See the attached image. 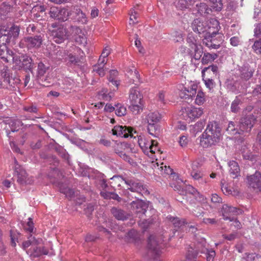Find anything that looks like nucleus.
Returning <instances> with one entry per match:
<instances>
[{"mask_svg":"<svg viewBox=\"0 0 261 261\" xmlns=\"http://www.w3.org/2000/svg\"><path fill=\"white\" fill-rule=\"evenodd\" d=\"M221 137V129L219 124L216 121L210 122L199 137V144L203 148H208L218 143Z\"/></svg>","mask_w":261,"mask_h":261,"instance_id":"nucleus-1","label":"nucleus"},{"mask_svg":"<svg viewBox=\"0 0 261 261\" xmlns=\"http://www.w3.org/2000/svg\"><path fill=\"white\" fill-rule=\"evenodd\" d=\"M129 100L130 103L129 108L132 113L135 115L140 113L144 107L143 95L136 88L130 89Z\"/></svg>","mask_w":261,"mask_h":261,"instance_id":"nucleus-2","label":"nucleus"},{"mask_svg":"<svg viewBox=\"0 0 261 261\" xmlns=\"http://www.w3.org/2000/svg\"><path fill=\"white\" fill-rule=\"evenodd\" d=\"M117 178L118 179L120 178L124 180L125 184L128 187V189H129L132 192L139 193H146L147 192V190L145 186H144L138 179H135V178L129 177L123 178L122 177L114 176L113 178Z\"/></svg>","mask_w":261,"mask_h":261,"instance_id":"nucleus-3","label":"nucleus"},{"mask_svg":"<svg viewBox=\"0 0 261 261\" xmlns=\"http://www.w3.org/2000/svg\"><path fill=\"white\" fill-rule=\"evenodd\" d=\"M68 38L73 39L77 44L84 45L86 43V38L82 29L75 25H70L67 28Z\"/></svg>","mask_w":261,"mask_h":261,"instance_id":"nucleus-4","label":"nucleus"},{"mask_svg":"<svg viewBox=\"0 0 261 261\" xmlns=\"http://www.w3.org/2000/svg\"><path fill=\"white\" fill-rule=\"evenodd\" d=\"M198 86L192 83L190 85H179L178 86L179 96L185 99H192L197 93Z\"/></svg>","mask_w":261,"mask_h":261,"instance_id":"nucleus-5","label":"nucleus"},{"mask_svg":"<svg viewBox=\"0 0 261 261\" xmlns=\"http://www.w3.org/2000/svg\"><path fill=\"white\" fill-rule=\"evenodd\" d=\"M42 37L41 35H36L24 37L21 39L20 44L28 49L38 48L42 45Z\"/></svg>","mask_w":261,"mask_h":261,"instance_id":"nucleus-6","label":"nucleus"},{"mask_svg":"<svg viewBox=\"0 0 261 261\" xmlns=\"http://www.w3.org/2000/svg\"><path fill=\"white\" fill-rule=\"evenodd\" d=\"M255 121L256 118L253 114L241 118L238 125L239 130L241 133L249 132L253 126Z\"/></svg>","mask_w":261,"mask_h":261,"instance_id":"nucleus-7","label":"nucleus"},{"mask_svg":"<svg viewBox=\"0 0 261 261\" xmlns=\"http://www.w3.org/2000/svg\"><path fill=\"white\" fill-rule=\"evenodd\" d=\"M67 53L68 63L70 65H77L81 62V60L84 56V53L79 47L74 46Z\"/></svg>","mask_w":261,"mask_h":261,"instance_id":"nucleus-8","label":"nucleus"},{"mask_svg":"<svg viewBox=\"0 0 261 261\" xmlns=\"http://www.w3.org/2000/svg\"><path fill=\"white\" fill-rule=\"evenodd\" d=\"M20 28L18 26L13 25L10 28L2 27L0 29V34L2 36L7 37L6 42H8L10 39L17 38L19 34Z\"/></svg>","mask_w":261,"mask_h":261,"instance_id":"nucleus-9","label":"nucleus"},{"mask_svg":"<svg viewBox=\"0 0 261 261\" xmlns=\"http://www.w3.org/2000/svg\"><path fill=\"white\" fill-rule=\"evenodd\" d=\"M49 15L51 18L65 21L68 19L69 13L66 9L52 7L50 9Z\"/></svg>","mask_w":261,"mask_h":261,"instance_id":"nucleus-10","label":"nucleus"},{"mask_svg":"<svg viewBox=\"0 0 261 261\" xmlns=\"http://www.w3.org/2000/svg\"><path fill=\"white\" fill-rule=\"evenodd\" d=\"M247 183L250 188L261 192V173L255 172L254 174L248 176Z\"/></svg>","mask_w":261,"mask_h":261,"instance_id":"nucleus-11","label":"nucleus"},{"mask_svg":"<svg viewBox=\"0 0 261 261\" xmlns=\"http://www.w3.org/2000/svg\"><path fill=\"white\" fill-rule=\"evenodd\" d=\"M51 33L54 41L57 43H61L68 38L67 28L64 25H61L53 30Z\"/></svg>","mask_w":261,"mask_h":261,"instance_id":"nucleus-12","label":"nucleus"},{"mask_svg":"<svg viewBox=\"0 0 261 261\" xmlns=\"http://www.w3.org/2000/svg\"><path fill=\"white\" fill-rule=\"evenodd\" d=\"M112 134L115 136L124 138H127L129 136L133 137V128L132 127L116 125L112 130Z\"/></svg>","mask_w":261,"mask_h":261,"instance_id":"nucleus-13","label":"nucleus"},{"mask_svg":"<svg viewBox=\"0 0 261 261\" xmlns=\"http://www.w3.org/2000/svg\"><path fill=\"white\" fill-rule=\"evenodd\" d=\"M238 210L235 207L224 204L222 207V213L223 219L232 221L235 216L238 214Z\"/></svg>","mask_w":261,"mask_h":261,"instance_id":"nucleus-14","label":"nucleus"},{"mask_svg":"<svg viewBox=\"0 0 261 261\" xmlns=\"http://www.w3.org/2000/svg\"><path fill=\"white\" fill-rule=\"evenodd\" d=\"M203 113V110L201 108H196L192 107L187 108L185 110V115L187 117V120L189 119V121H192L195 119L199 118Z\"/></svg>","mask_w":261,"mask_h":261,"instance_id":"nucleus-15","label":"nucleus"},{"mask_svg":"<svg viewBox=\"0 0 261 261\" xmlns=\"http://www.w3.org/2000/svg\"><path fill=\"white\" fill-rule=\"evenodd\" d=\"M191 27L194 32L202 34V37H204L207 35L206 23L201 21L199 19H195L191 24Z\"/></svg>","mask_w":261,"mask_h":261,"instance_id":"nucleus-16","label":"nucleus"},{"mask_svg":"<svg viewBox=\"0 0 261 261\" xmlns=\"http://www.w3.org/2000/svg\"><path fill=\"white\" fill-rule=\"evenodd\" d=\"M207 35H216L219 31V21L215 18H211L206 22Z\"/></svg>","mask_w":261,"mask_h":261,"instance_id":"nucleus-17","label":"nucleus"},{"mask_svg":"<svg viewBox=\"0 0 261 261\" xmlns=\"http://www.w3.org/2000/svg\"><path fill=\"white\" fill-rule=\"evenodd\" d=\"M201 73L202 77L215 79L219 73L218 67L216 65L212 64L204 68Z\"/></svg>","mask_w":261,"mask_h":261,"instance_id":"nucleus-18","label":"nucleus"},{"mask_svg":"<svg viewBox=\"0 0 261 261\" xmlns=\"http://www.w3.org/2000/svg\"><path fill=\"white\" fill-rule=\"evenodd\" d=\"M214 35H205L203 39V43L209 48L217 49L220 46L221 40L215 38Z\"/></svg>","mask_w":261,"mask_h":261,"instance_id":"nucleus-19","label":"nucleus"},{"mask_svg":"<svg viewBox=\"0 0 261 261\" xmlns=\"http://www.w3.org/2000/svg\"><path fill=\"white\" fill-rule=\"evenodd\" d=\"M17 175V182L20 185L31 184L32 180L28 177L26 171L21 167H15Z\"/></svg>","mask_w":261,"mask_h":261,"instance_id":"nucleus-20","label":"nucleus"},{"mask_svg":"<svg viewBox=\"0 0 261 261\" xmlns=\"http://www.w3.org/2000/svg\"><path fill=\"white\" fill-rule=\"evenodd\" d=\"M130 205L131 208L135 213L141 214H145L147 206L142 200L137 199L135 201H132Z\"/></svg>","mask_w":261,"mask_h":261,"instance_id":"nucleus-21","label":"nucleus"},{"mask_svg":"<svg viewBox=\"0 0 261 261\" xmlns=\"http://www.w3.org/2000/svg\"><path fill=\"white\" fill-rule=\"evenodd\" d=\"M47 68L45 65L42 62H40L38 65V74L37 76L39 78L40 82H42L41 85L44 87L49 86L50 82H48L47 79H44L43 76L46 73Z\"/></svg>","mask_w":261,"mask_h":261,"instance_id":"nucleus-22","label":"nucleus"},{"mask_svg":"<svg viewBox=\"0 0 261 261\" xmlns=\"http://www.w3.org/2000/svg\"><path fill=\"white\" fill-rule=\"evenodd\" d=\"M229 167V174L232 178H236L240 176V169L238 163L233 160L228 162Z\"/></svg>","mask_w":261,"mask_h":261,"instance_id":"nucleus-23","label":"nucleus"},{"mask_svg":"<svg viewBox=\"0 0 261 261\" xmlns=\"http://www.w3.org/2000/svg\"><path fill=\"white\" fill-rule=\"evenodd\" d=\"M74 19L75 21L81 24H86L88 18L86 14L79 8H75L73 11Z\"/></svg>","mask_w":261,"mask_h":261,"instance_id":"nucleus-24","label":"nucleus"},{"mask_svg":"<svg viewBox=\"0 0 261 261\" xmlns=\"http://www.w3.org/2000/svg\"><path fill=\"white\" fill-rule=\"evenodd\" d=\"M160 241L156 236H150L148 238V247L150 250L154 251L155 254H159L160 252Z\"/></svg>","mask_w":261,"mask_h":261,"instance_id":"nucleus-25","label":"nucleus"},{"mask_svg":"<svg viewBox=\"0 0 261 261\" xmlns=\"http://www.w3.org/2000/svg\"><path fill=\"white\" fill-rule=\"evenodd\" d=\"M137 142L144 153L146 154H148L149 147H150L151 145V142H150L148 140L146 139L143 136H138Z\"/></svg>","mask_w":261,"mask_h":261,"instance_id":"nucleus-26","label":"nucleus"},{"mask_svg":"<svg viewBox=\"0 0 261 261\" xmlns=\"http://www.w3.org/2000/svg\"><path fill=\"white\" fill-rule=\"evenodd\" d=\"M33 66L32 59L28 56H23L21 63L19 65L18 68H23L27 71H31Z\"/></svg>","mask_w":261,"mask_h":261,"instance_id":"nucleus-27","label":"nucleus"},{"mask_svg":"<svg viewBox=\"0 0 261 261\" xmlns=\"http://www.w3.org/2000/svg\"><path fill=\"white\" fill-rule=\"evenodd\" d=\"M106 63L103 60H98L97 63L93 67V71L95 72L99 76H103L106 73V68L105 66Z\"/></svg>","mask_w":261,"mask_h":261,"instance_id":"nucleus-28","label":"nucleus"},{"mask_svg":"<svg viewBox=\"0 0 261 261\" xmlns=\"http://www.w3.org/2000/svg\"><path fill=\"white\" fill-rule=\"evenodd\" d=\"M132 67V68H128L126 70L128 77L131 79L133 81V83L141 82L139 72L135 69L134 65H133Z\"/></svg>","mask_w":261,"mask_h":261,"instance_id":"nucleus-29","label":"nucleus"},{"mask_svg":"<svg viewBox=\"0 0 261 261\" xmlns=\"http://www.w3.org/2000/svg\"><path fill=\"white\" fill-rule=\"evenodd\" d=\"M141 9L139 6L137 5L133 8L129 12V21L130 23L135 24L138 23V18L141 13Z\"/></svg>","mask_w":261,"mask_h":261,"instance_id":"nucleus-30","label":"nucleus"},{"mask_svg":"<svg viewBox=\"0 0 261 261\" xmlns=\"http://www.w3.org/2000/svg\"><path fill=\"white\" fill-rule=\"evenodd\" d=\"M174 190H177L179 192L180 194L184 195L187 192L191 193L193 195H195L197 194L199 195V193L197 192V191L192 186L188 185L186 186L184 188H181V187L179 186H175L173 187Z\"/></svg>","mask_w":261,"mask_h":261,"instance_id":"nucleus-31","label":"nucleus"},{"mask_svg":"<svg viewBox=\"0 0 261 261\" xmlns=\"http://www.w3.org/2000/svg\"><path fill=\"white\" fill-rule=\"evenodd\" d=\"M241 71V76L245 80L250 79L253 76V74L254 72V69L248 65H244L242 67Z\"/></svg>","mask_w":261,"mask_h":261,"instance_id":"nucleus-32","label":"nucleus"},{"mask_svg":"<svg viewBox=\"0 0 261 261\" xmlns=\"http://www.w3.org/2000/svg\"><path fill=\"white\" fill-rule=\"evenodd\" d=\"M111 213L113 216L119 220H125L128 217V215L122 210L116 207L111 209Z\"/></svg>","mask_w":261,"mask_h":261,"instance_id":"nucleus-33","label":"nucleus"},{"mask_svg":"<svg viewBox=\"0 0 261 261\" xmlns=\"http://www.w3.org/2000/svg\"><path fill=\"white\" fill-rule=\"evenodd\" d=\"M167 219L173 224L176 230L184 226L186 224V220L184 219H179L177 217H174L171 216H168Z\"/></svg>","mask_w":261,"mask_h":261,"instance_id":"nucleus-34","label":"nucleus"},{"mask_svg":"<svg viewBox=\"0 0 261 261\" xmlns=\"http://www.w3.org/2000/svg\"><path fill=\"white\" fill-rule=\"evenodd\" d=\"M31 255L34 257H38L42 255H47L48 253L47 249L44 247H38L37 245H34L31 249Z\"/></svg>","mask_w":261,"mask_h":261,"instance_id":"nucleus-35","label":"nucleus"},{"mask_svg":"<svg viewBox=\"0 0 261 261\" xmlns=\"http://www.w3.org/2000/svg\"><path fill=\"white\" fill-rule=\"evenodd\" d=\"M28 239L29 240L25 241L22 243V248L24 249H25L29 246H32L31 248L30 249V250H31L33 246L38 245L39 244H41L42 242V240L41 239H36L34 237L32 238V236H30V237H29Z\"/></svg>","mask_w":261,"mask_h":261,"instance_id":"nucleus-36","label":"nucleus"},{"mask_svg":"<svg viewBox=\"0 0 261 261\" xmlns=\"http://www.w3.org/2000/svg\"><path fill=\"white\" fill-rule=\"evenodd\" d=\"M161 118V115L158 112H150L145 118L147 123H158Z\"/></svg>","mask_w":261,"mask_h":261,"instance_id":"nucleus-37","label":"nucleus"},{"mask_svg":"<svg viewBox=\"0 0 261 261\" xmlns=\"http://www.w3.org/2000/svg\"><path fill=\"white\" fill-rule=\"evenodd\" d=\"M208 248V244L207 243L205 239L201 238L196 244L195 250H197L198 253H205Z\"/></svg>","mask_w":261,"mask_h":261,"instance_id":"nucleus-38","label":"nucleus"},{"mask_svg":"<svg viewBox=\"0 0 261 261\" xmlns=\"http://www.w3.org/2000/svg\"><path fill=\"white\" fill-rule=\"evenodd\" d=\"M195 3V0H177L176 3V7L180 10H185L189 8Z\"/></svg>","mask_w":261,"mask_h":261,"instance_id":"nucleus-39","label":"nucleus"},{"mask_svg":"<svg viewBox=\"0 0 261 261\" xmlns=\"http://www.w3.org/2000/svg\"><path fill=\"white\" fill-rule=\"evenodd\" d=\"M191 49L193 50V51L191 50L190 52L191 58L196 60H199L201 58L203 53L202 46L200 44Z\"/></svg>","mask_w":261,"mask_h":261,"instance_id":"nucleus-40","label":"nucleus"},{"mask_svg":"<svg viewBox=\"0 0 261 261\" xmlns=\"http://www.w3.org/2000/svg\"><path fill=\"white\" fill-rule=\"evenodd\" d=\"M11 50L8 49L7 46L4 43L0 44V58L6 62H9V55Z\"/></svg>","mask_w":261,"mask_h":261,"instance_id":"nucleus-41","label":"nucleus"},{"mask_svg":"<svg viewBox=\"0 0 261 261\" xmlns=\"http://www.w3.org/2000/svg\"><path fill=\"white\" fill-rule=\"evenodd\" d=\"M217 58L218 55L216 54H210L209 53H204L203 54V56L201 59L202 64L203 65H205L212 63Z\"/></svg>","mask_w":261,"mask_h":261,"instance_id":"nucleus-42","label":"nucleus"},{"mask_svg":"<svg viewBox=\"0 0 261 261\" xmlns=\"http://www.w3.org/2000/svg\"><path fill=\"white\" fill-rule=\"evenodd\" d=\"M242 103V98L241 96H236L234 100L232 102L231 105V111L233 113H238L240 110V105Z\"/></svg>","mask_w":261,"mask_h":261,"instance_id":"nucleus-43","label":"nucleus"},{"mask_svg":"<svg viewBox=\"0 0 261 261\" xmlns=\"http://www.w3.org/2000/svg\"><path fill=\"white\" fill-rule=\"evenodd\" d=\"M204 126V123L203 122L198 121L194 125L191 126L190 132L195 136L198 133L200 132L202 130Z\"/></svg>","mask_w":261,"mask_h":261,"instance_id":"nucleus-44","label":"nucleus"},{"mask_svg":"<svg viewBox=\"0 0 261 261\" xmlns=\"http://www.w3.org/2000/svg\"><path fill=\"white\" fill-rule=\"evenodd\" d=\"M157 124L158 123H148L147 126L148 133L155 137H156L159 134V126Z\"/></svg>","mask_w":261,"mask_h":261,"instance_id":"nucleus-45","label":"nucleus"},{"mask_svg":"<svg viewBox=\"0 0 261 261\" xmlns=\"http://www.w3.org/2000/svg\"><path fill=\"white\" fill-rule=\"evenodd\" d=\"M115 114L119 117L125 116L127 113L126 107L121 103H118L115 105Z\"/></svg>","mask_w":261,"mask_h":261,"instance_id":"nucleus-46","label":"nucleus"},{"mask_svg":"<svg viewBox=\"0 0 261 261\" xmlns=\"http://www.w3.org/2000/svg\"><path fill=\"white\" fill-rule=\"evenodd\" d=\"M118 75V72L116 70H112L110 71L109 81L117 87L119 85V82L116 80Z\"/></svg>","mask_w":261,"mask_h":261,"instance_id":"nucleus-47","label":"nucleus"},{"mask_svg":"<svg viewBox=\"0 0 261 261\" xmlns=\"http://www.w3.org/2000/svg\"><path fill=\"white\" fill-rule=\"evenodd\" d=\"M198 12L201 15L208 14L211 11L206 4L205 3H200L199 5H196Z\"/></svg>","mask_w":261,"mask_h":261,"instance_id":"nucleus-48","label":"nucleus"},{"mask_svg":"<svg viewBox=\"0 0 261 261\" xmlns=\"http://www.w3.org/2000/svg\"><path fill=\"white\" fill-rule=\"evenodd\" d=\"M195 103L197 105H202L205 101L204 93L201 90L197 91Z\"/></svg>","mask_w":261,"mask_h":261,"instance_id":"nucleus-49","label":"nucleus"},{"mask_svg":"<svg viewBox=\"0 0 261 261\" xmlns=\"http://www.w3.org/2000/svg\"><path fill=\"white\" fill-rule=\"evenodd\" d=\"M198 252L197 250L191 248L188 251L186 254V258L189 261H196L198 254Z\"/></svg>","mask_w":261,"mask_h":261,"instance_id":"nucleus-50","label":"nucleus"},{"mask_svg":"<svg viewBox=\"0 0 261 261\" xmlns=\"http://www.w3.org/2000/svg\"><path fill=\"white\" fill-rule=\"evenodd\" d=\"M226 131L230 135H236L237 134H241V132L235 127L234 123L232 121L229 122L228 126L226 128Z\"/></svg>","mask_w":261,"mask_h":261,"instance_id":"nucleus-51","label":"nucleus"},{"mask_svg":"<svg viewBox=\"0 0 261 261\" xmlns=\"http://www.w3.org/2000/svg\"><path fill=\"white\" fill-rule=\"evenodd\" d=\"M202 80L204 82L205 85L210 91L213 90L216 86L215 82L214 81L215 79L202 77Z\"/></svg>","mask_w":261,"mask_h":261,"instance_id":"nucleus-52","label":"nucleus"},{"mask_svg":"<svg viewBox=\"0 0 261 261\" xmlns=\"http://www.w3.org/2000/svg\"><path fill=\"white\" fill-rule=\"evenodd\" d=\"M252 49L255 54H261V38L254 41Z\"/></svg>","mask_w":261,"mask_h":261,"instance_id":"nucleus-53","label":"nucleus"},{"mask_svg":"<svg viewBox=\"0 0 261 261\" xmlns=\"http://www.w3.org/2000/svg\"><path fill=\"white\" fill-rule=\"evenodd\" d=\"M156 164L158 169L161 171L162 174H172L173 170L169 166L164 165L163 163H162L160 166H159L158 163H156Z\"/></svg>","mask_w":261,"mask_h":261,"instance_id":"nucleus-54","label":"nucleus"},{"mask_svg":"<svg viewBox=\"0 0 261 261\" xmlns=\"http://www.w3.org/2000/svg\"><path fill=\"white\" fill-rule=\"evenodd\" d=\"M187 41L191 48H193L199 45L197 40L192 34L188 35Z\"/></svg>","mask_w":261,"mask_h":261,"instance_id":"nucleus-55","label":"nucleus"},{"mask_svg":"<svg viewBox=\"0 0 261 261\" xmlns=\"http://www.w3.org/2000/svg\"><path fill=\"white\" fill-rule=\"evenodd\" d=\"M212 5V8L216 11L221 10L223 6L221 0H210Z\"/></svg>","mask_w":261,"mask_h":261,"instance_id":"nucleus-56","label":"nucleus"},{"mask_svg":"<svg viewBox=\"0 0 261 261\" xmlns=\"http://www.w3.org/2000/svg\"><path fill=\"white\" fill-rule=\"evenodd\" d=\"M172 39L175 42H180L183 41V37L180 32L174 31L171 33Z\"/></svg>","mask_w":261,"mask_h":261,"instance_id":"nucleus-57","label":"nucleus"},{"mask_svg":"<svg viewBox=\"0 0 261 261\" xmlns=\"http://www.w3.org/2000/svg\"><path fill=\"white\" fill-rule=\"evenodd\" d=\"M108 90L106 89H102L99 92V96L100 97L99 98L106 100V101H109L112 98V95L110 94V93H107Z\"/></svg>","mask_w":261,"mask_h":261,"instance_id":"nucleus-58","label":"nucleus"},{"mask_svg":"<svg viewBox=\"0 0 261 261\" xmlns=\"http://www.w3.org/2000/svg\"><path fill=\"white\" fill-rule=\"evenodd\" d=\"M1 75L4 79V81L7 83H10V73L8 67L6 66L3 67V68L1 70Z\"/></svg>","mask_w":261,"mask_h":261,"instance_id":"nucleus-59","label":"nucleus"},{"mask_svg":"<svg viewBox=\"0 0 261 261\" xmlns=\"http://www.w3.org/2000/svg\"><path fill=\"white\" fill-rule=\"evenodd\" d=\"M111 53V49L109 47H106L102 50V52L99 57L98 60H101V61H104L106 63L107 62V57Z\"/></svg>","mask_w":261,"mask_h":261,"instance_id":"nucleus-60","label":"nucleus"},{"mask_svg":"<svg viewBox=\"0 0 261 261\" xmlns=\"http://www.w3.org/2000/svg\"><path fill=\"white\" fill-rule=\"evenodd\" d=\"M204 254H206V261H214L216 256V253L214 250L208 248Z\"/></svg>","mask_w":261,"mask_h":261,"instance_id":"nucleus-61","label":"nucleus"},{"mask_svg":"<svg viewBox=\"0 0 261 261\" xmlns=\"http://www.w3.org/2000/svg\"><path fill=\"white\" fill-rule=\"evenodd\" d=\"M111 147H112L113 150L117 154L118 152H120L121 150L122 144L120 142L113 141V143Z\"/></svg>","mask_w":261,"mask_h":261,"instance_id":"nucleus-62","label":"nucleus"},{"mask_svg":"<svg viewBox=\"0 0 261 261\" xmlns=\"http://www.w3.org/2000/svg\"><path fill=\"white\" fill-rule=\"evenodd\" d=\"M100 194H101V195L102 196H103V197H105V198H112L113 199H115L118 201H120V199H121L120 197H119V196L115 193H104V192H101Z\"/></svg>","mask_w":261,"mask_h":261,"instance_id":"nucleus-63","label":"nucleus"},{"mask_svg":"<svg viewBox=\"0 0 261 261\" xmlns=\"http://www.w3.org/2000/svg\"><path fill=\"white\" fill-rule=\"evenodd\" d=\"M24 228L29 232H32L34 229V224L32 218H29L26 225L24 226Z\"/></svg>","mask_w":261,"mask_h":261,"instance_id":"nucleus-64","label":"nucleus"}]
</instances>
